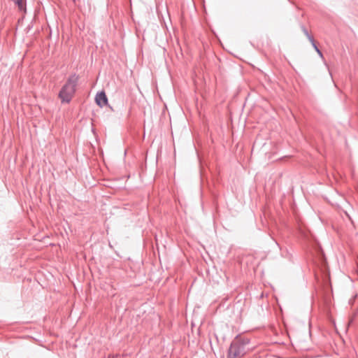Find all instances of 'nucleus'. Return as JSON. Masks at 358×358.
<instances>
[{"instance_id": "f257e3e1", "label": "nucleus", "mask_w": 358, "mask_h": 358, "mask_svg": "<svg viewBox=\"0 0 358 358\" xmlns=\"http://www.w3.org/2000/svg\"><path fill=\"white\" fill-rule=\"evenodd\" d=\"M77 81L78 77L76 76H72L62 87L59 94V97L62 102L69 103L71 100L76 92Z\"/></svg>"}, {"instance_id": "39448f33", "label": "nucleus", "mask_w": 358, "mask_h": 358, "mask_svg": "<svg viewBox=\"0 0 358 358\" xmlns=\"http://www.w3.org/2000/svg\"><path fill=\"white\" fill-rule=\"evenodd\" d=\"M315 50H317V52L322 56V53L321 52L317 49V48L315 46Z\"/></svg>"}, {"instance_id": "7ed1b4c3", "label": "nucleus", "mask_w": 358, "mask_h": 358, "mask_svg": "<svg viewBox=\"0 0 358 358\" xmlns=\"http://www.w3.org/2000/svg\"><path fill=\"white\" fill-rule=\"evenodd\" d=\"M96 103L100 107H103L108 104V99L104 92L98 93L95 97Z\"/></svg>"}, {"instance_id": "f03ea898", "label": "nucleus", "mask_w": 358, "mask_h": 358, "mask_svg": "<svg viewBox=\"0 0 358 358\" xmlns=\"http://www.w3.org/2000/svg\"><path fill=\"white\" fill-rule=\"evenodd\" d=\"M246 353L245 345L240 343H234L231 345L228 358H236L243 356Z\"/></svg>"}, {"instance_id": "20e7f679", "label": "nucleus", "mask_w": 358, "mask_h": 358, "mask_svg": "<svg viewBox=\"0 0 358 358\" xmlns=\"http://www.w3.org/2000/svg\"><path fill=\"white\" fill-rule=\"evenodd\" d=\"M12 1L17 5L20 10H23L24 8L22 0H12Z\"/></svg>"}]
</instances>
